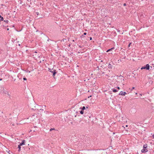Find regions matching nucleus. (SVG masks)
I'll use <instances>...</instances> for the list:
<instances>
[{"label": "nucleus", "mask_w": 154, "mask_h": 154, "mask_svg": "<svg viewBox=\"0 0 154 154\" xmlns=\"http://www.w3.org/2000/svg\"><path fill=\"white\" fill-rule=\"evenodd\" d=\"M48 69L49 71L53 73L52 75L53 76H54L57 73V72L56 71V70L55 69H51L49 68Z\"/></svg>", "instance_id": "1"}, {"label": "nucleus", "mask_w": 154, "mask_h": 154, "mask_svg": "<svg viewBox=\"0 0 154 154\" xmlns=\"http://www.w3.org/2000/svg\"><path fill=\"white\" fill-rule=\"evenodd\" d=\"M149 64H147L145 66H142L141 68V69H146V70H149Z\"/></svg>", "instance_id": "2"}, {"label": "nucleus", "mask_w": 154, "mask_h": 154, "mask_svg": "<svg viewBox=\"0 0 154 154\" xmlns=\"http://www.w3.org/2000/svg\"><path fill=\"white\" fill-rule=\"evenodd\" d=\"M2 94H7L8 96L9 97L11 96L10 95V94L9 93L8 91L7 90H5L3 91V92H2Z\"/></svg>", "instance_id": "3"}, {"label": "nucleus", "mask_w": 154, "mask_h": 154, "mask_svg": "<svg viewBox=\"0 0 154 154\" xmlns=\"http://www.w3.org/2000/svg\"><path fill=\"white\" fill-rule=\"evenodd\" d=\"M126 94H127V93H126V92H123L122 91H121L119 93V95H121L122 96H124Z\"/></svg>", "instance_id": "4"}, {"label": "nucleus", "mask_w": 154, "mask_h": 154, "mask_svg": "<svg viewBox=\"0 0 154 154\" xmlns=\"http://www.w3.org/2000/svg\"><path fill=\"white\" fill-rule=\"evenodd\" d=\"M88 113L84 114L83 116H84L85 117H86L87 118L89 119L90 118L91 116H90V114H89V115H88Z\"/></svg>", "instance_id": "5"}, {"label": "nucleus", "mask_w": 154, "mask_h": 154, "mask_svg": "<svg viewBox=\"0 0 154 154\" xmlns=\"http://www.w3.org/2000/svg\"><path fill=\"white\" fill-rule=\"evenodd\" d=\"M86 108H85V106H83L82 107H81L80 108V109H81L82 110H83L84 111V110H86V111H88V110L87 109L88 108V106H86Z\"/></svg>", "instance_id": "6"}, {"label": "nucleus", "mask_w": 154, "mask_h": 154, "mask_svg": "<svg viewBox=\"0 0 154 154\" xmlns=\"http://www.w3.org/2000/svg\"><path fill=\"white\" fill-rule=\"evenodd\" d=\"M123 76H122L121 75H120V76H119V77L118 78H117V79H118V80H119V81H120V79L121 80V82H122V79H123V80L124 81V79H123Z\"/></svg>", "instance_id": "7"}, {"label": "nucleus", "mask_w": 154, "mask_h": 154, "mask_svg": "<svg viewBox=\"0 0 154 154\" xmlns=\"http://www.w3.org/2000/svg\"><path fill=\"white\" fill-rule=\"evenodd\" d=\"M148 151V150L147 149H143L141 150V152L142 153H145L146 152Z\"/></svg>", "instance_id": "8"}, {"label": "nucleus", "mask_w": 154, "mask_h": 154, "mask_svg": "<svg viewBox=\"0 0 154 154\" xmlns=\"http://www.w3.org/2000/svg\"><path fill=\"white\" fill-rule=\"evenodd\" d=\"M25 140H23L22 141L21 143H20L19 145H20L21 146H22L23 145H24L25 144Z\"/></svg>", "instance_id": "9"}, {"label": "nucleus", "mask_w": 154, "mask_h": 154, "mask_svg": "<svg viewBox=\"0 0 154 154\" xmlns=\"http://www.w3.org/2000/svg\"><path fill=\"white\" fill-rule=\"evenodd\" d=\"M1 88L2 92H2H3V91L5 90L4 87L3 86H2L1 87Z\"/></svg>", "instance_id": "10"}, {"label": "nucleus", "mask_w": 154, "mask_h": 154, "mask_svg": "<svg viewBox=\"0 0 154 154\" xmlns=\"http://www.w3.org/2000/svg\"><path fill=\"white\" fill-rule=\"evenodd\" d=\"M114 49V47L112 48H110V49L107 50L106 51V52H108L109 51H112V50H113Z\"/></svg>", "instance_id": "11"}, {"label": "nucleus", "mask_w": 154, "mask_h": 154, "mask_svg": "<svg viewBox=\"0 0 154 154\" xmlns=\"http://www.w3.org/2000/svg\"><path fill=\"white\" fill-rule=\"evenodd\" d=\"M147 147V145L146 144L144 145L143 146V149H147L146 148Z\"/></svg>", "instance_id": "12"}, {"label": "nucleus", "mask_w": 154, "mask_h": 154, "mask_svg": "<svg viewBox=\"0 0 154 154\" xmlns=\"http://www.w3.org/2000/svg\"><path fill=\"white\" fill-rule=\"evenodd\" d=\"M18 148L19 149L18 150V151H20L21 150V146L19 144L18 145Z\"/></svg>", "instance_id": "13"}, {"label": "nucleus", "mask_w": 154, "mask_h": 154, "mask_svg": "<svg viewBox=\"0 0 154 154\" xmlns=\"http://www.w3.org/2000/svg\"><path fill=\"white\" fill-rule=\"evenodd\" d=\"M112 89V91L114 92H116L118 91V90H117L116 89H115L113 88V89Z\"/></svg>", "instance_id": "14"}, {"label": "nucleus", "mask_w": 154, "mask_h": 154, "mask_svg": "<svg viewBox=\"0 0 154 154\" xmlns=\"http://www.w3.org/2000/svg\"><path fill=\"white\" fill-rule=\"evenodd\" d=\"M80 113L81 114H84V111L83 110H82L81 111H80Z\"/></svg>", "instance_id": "15"}, {"label": "nucleus", "mask_w": 154, "mask_h": 154, "mask_svg": "<svg viewBox=\"0 0 154 154\" xmlns=\"http://www.w3.org/2000/svg\"><path fill=\"white\" fill-rule=\"evenodd\" d=\"M0 20H1V21H3L4 20V18H3V17L1 16V15L0 14Z\"/></svg>", "instance_id": "16"}, {"label": "nucleus", "mask_w": 154, "mask_h": 154, "mask_svg": "<svg viewBox=\"0 0 154 154\" xmlns=\"http://www.w3.org/2000/svg\"><path fill=\"white\" fill-rule=\"evenodd\" d=\"M3 52L4 51L2 49H0V54L3 53Z\"/></svg>", "instance_id": "17"}, {"label": "nucleus", "mask_w": 154, "mask_h": 154, "mask_svg": "<svg viewBox=\"0 0 154 154\" xmlns=\"http://www.w3.org/2000/svg\"><path fill=\"white\" fill-rule=\"evenodd\" d=\"M4 22H5V23H8L9 22L8 20H4Z\"/></svg>", "instance_id": "18"}, {"label": "nucleus", "mask_w": 154, "mask_h": 154, "mask_svg": "<svg viewBox=\"0 0 154 154\" xmlns=\"http://www.w3.org/2000/svg\"><path fill=\"white\" fill-rule=\"evenodd\" d=\"M53 130H55V129L54 128H51L50 130V131H51Z\"/></svg>", "instance_id": "19"}, {"label": "nucleus", "mask_w": 154, "mask_h": 154, "mask_svg": "<svg viewBox=\"0 0 154 154\" xmlns=\"http://www.w3.org/2000/svg\"><path fill=\"white\" fill-rule=\"evenodd\" d=\"M87 111H86V110H84V114H87Z\"/></svg>", "instance_id": "20"}, {"label": "nucleus", "mask_w": 154, "mask_h": 154, "mask_svg": "<svg viewBox=\"0 0 154 154\" xmlns=\"http://www.w3.org/2000/svg\"><path fill=\"white\" fill-rule=\"evenodd\" d=\"M108 67L109 68H111V65L110 64H109L108 66Z\"/></svg>", "instance_id": "21"}, {"label": "nucleus", "mask_w": 154, "mask_h": 154, "mask_svg": "<svg viewBox=\"0 0 154 154\" xmlns=\"http://www.w3.org/2000/svg\"><path fill=\"white\" fill-rule=\"evenodd\" d=\"M66 39H62L61 41V42H64V41L65 40H66Z\"/></svg>", "instance_id": "22"}, {"label": "nucleus", "mask_w": 154, "mask_h": 154, "mask_svg": "<svg viewBox=\"0 0 154 154\" xmlns=\"http://www.w3.org/2000/svg\"><path fill=\"white\" fill-rule=\"evenodd\" d=\"M23 80H27V79H26V78H25V77H24V78H23Z\"/></svg>", "instance_id": "23"}, {"label": "nucleus", "mask_w": 154, "mask_h": 154, "mask_svg": "<svg viewBox=\"0 0 154 154\" xmlns=\"http://www.w3.org/2000/svg\"><path fill=\"white\" fill-rule=\"evenodd\" d=\"M131 44H132V42H131V43H130L129 44V45H128V47H129L131 45Z\"/></svg>", "instance_id": "24"}, {"label": "nucleus", "mask_w": 154, "mask_h": 154, "mask_svg": "<svg viewBox=\"0 0 154 154\" xmlns=\"http://www.w3.org/2000/svg\"><path fill=\"white\" fill-rule=\"evenodd\" d=\"M105 73V72H102V75H103H103Z\"/></svg>", "instance_id": "25"}, {"label": "nucleus", "mask_w": 154, "mask_h": 154, "mask_svg": "<svg viewBox=\"0 0 154 154\" xmlns=\"http://www.w3.org/2000/svg\"><path fill=\"white\" fill-rule=\"evenodd\" d=\"M135 88L134 87H133L131 89V91H132L133 89H134Z\"/></svg>", "instance_id": "26"}, {"label": "nucleus", "mask_w": 154, "mask_h": 154, "mask_svg": "<svg viewBox=\"0 0 154 154\" xmlns=\"http://www.w3.org/2000/svg\"><path fill=\"white\" fill-rule=\"evenodd\" d=\"M116 88H117L119 90L120 89V87H118V86H117V87H116Z\"/></svg>", "instance_id": "27"}, {"label": "nucleus", "mask_w": 154, "mask_h": 154, "mask_svg": "<svg viewBox=\"0 0 154 154\" xmlns=\"http://www.w3.org/2000/svg\"><path fill=\"white\" fill-rule=\"evenodd\" d=\"M86 34H87V33L86 32H84V33L83 35H86Z\"/></svg>", "instance_id": "28"}, {"label": "nucleus", "mask_w": 154, "mask_h": 154, "mask_svg": "<svg viewBox=\"0 0 154 154\" xmlns=\"http://www.w3.org/2000/svg\"><path fill=\"white\" fill-rule=\"evenodd\" d=\"M90 40H91L92 39V38L91 37H90L89 38Z\"/></svg>", "instance_id": "29"}, {"label": "nucleus", "mask_w": 154, "mask_h": 154, "mask_svg": "<svg viewBox=\"0 0 154 154\" xmlns=\"http://www.w3.org/2000/svg\"><path fill=\"white\" fill-rule=\"evenodd\" d=\"M36 14L37 15H38L39 14V13L38 12H36Z\"/></svg>", "instance_id": "30"}, {"label": "nucleus", "mask_w": 154, "mask_h": 154, "mask_svg": "<svg viewBox=\"0 0 154 154\" xmlns=\"http://www.w3.org/2000/svg\"><path fill=\"white\" fill-rule=\"evenodd\" d=\"M123 5L124 6H126V3H124V4H123Z\"/></svg>", "instance_id": "31"}, {"label": "nucleus", "mask_w": 154, "mask_h": 154, "mask_svg": "<svg viewBox=\"0 0 154 154\" xmlns=\"http://www.w3.org/2000/svg\"><path fill=\"white\" fill-rule=\"evenodd\" d=\"M32 109V110H35L36 109H37V110H38L37 109H34V108H32V109Z\"/></svg>", "instance_id": "32"}, {"label": "nucleus", "mask_w": 154, "mask_h": 154, "mask_svg": "<svg viewBox=\"0 0 154 154\" xmlns=\"http://www.w3.org/2000/svg\"><path fill=\"white\" fill-rule=\"evenodd\" d=\"M37 53V52H36V51H35V52H34V53L35 54V53ZM35 56L36 55V54H34Z\"/></svg>", "instance_id": "33"}, {"label": "nucleus", "mask_w": 154, "mask_h": 154, "mask_svg": "<svg viewBox=\"0 0 154 154\" xmlns=\"http://www.w3.org/2000/svg\"><path fill=\"white\" fill-rule=\"evenodd\" d=\"M84 36V35L83 34L82 35H81V37H82Z\"/></svg>", "instance_id": "34"}, {"label": "nucleus", "mask_w": 154, "mask_h": 154, "mask_svg": "<svg viewBox=\"0 0 154 154\" xmlns=\"http://www.w3.org/2000/svg\"><path fill=\"white\" fill-rule=\"evenodd\" d=\"M91 97V95H90L88 97V98H89L90 97Z\"/></svg>", "instance_id": "35"}, {"label": "nucleus", "mask_w": 154, "mask_h": 154, "mask_svg": "<svg viewBox=\"0 0 154 154\" xmlns=\"http://www.w3.org/2000/svg\"><path fill=\"white\" fill-rule=\"evenodd\" d=\"M70 46H71V45H70V44H69V45H68V46H69V47H70Z\"/></svg>", "instance_id": "36"}, {"label": "nucleus", "mask_w": 154, "mask_h": 154, "mask_svg": "<svg viewBox=\"0 0 154 154\" xmlns=\"http://www.w3.org/2000/svg\"><path fill=\"white\" fill-rule=\"evenodd\" d=\"M152 137L154 138V134L152 135Z\"/></svg>", "instance_id": "37"}, {"label": "nucleus", "mask_w": 154, "mask_h": 154, "mask_svg": "<svg viewBox=\"0 0 154 154\" xmlns=\"http://www.w3.org/2000/svg\"><path fill=\"white\" fill-rule=\"evenodd\" d=\"M7 30H8H8H9V28H7Z\"/></svg>", "instance_id": "38"}, {"label": "nucleus", "mask_w": 154, "mask_h": 154, "mask_svg": "<svg viewBox=\"0 0 154 154\" xmlns=\"http://www.w3.org/2000/svg\"><path fill=\"white\" fill-rule=\"evenodd\" d=\"M39 110H43V109H40Z\"/></svg>", "instance_id": "39"}, {"label": "nucleus", "mask_w": 154, "mask_h": 154, "mask_svg": "<svg viewBox=\"0 0 154 154\" xmlns=\"http://www.w3.org/2000/svg\"><path fill=\"white\" fill-rule=\"evenodd\" d=\"M49 40H50V39H49V38H48V39L47 41H49Z\"/></svg>", "instance_id": "40"}, {"label": "nucleus", "mask_w": 154, "mask_h": 154, "mask_svg": "<svg viewBox=\"0 0 154 154\" xmlns=\"http://www.w3.org/2000/svg\"><path fill=\"white\" fill-rule=\"evenodd\" d=\"M43 106H44V107L45 108L46 106L44 105Z\"/></svg>", "instance_id": "41"}, {"label": "nucleus", "mask_w": 154, "mask_h": 154, "mask_svg": "<svg viewBox=\"0 0 154 154\" xmlns=\"http://www.w3.org/2000/svg\"><path fill=\"white\" fill-rule=\"evenodd\" d=\"M2 80V79L1 78V79H0V81Z\"/></svg>", "instance_id": "42"}, {"label": "nucleus", "mask_w": 154, "mask_h": 154, "mask_svg": "<svg viewBox=\"0 0 154 154\" xmlns=\"http://www.w3.org/2000/svg\"><path fill=\"white\" fill-rule=\"evenodd\" d=\"M100 62H103V61L101 60V61H100Z\"/></svg>", "instance_id": "43"}, {"label": "nucleus", "mask_w": 154, "mask_h": 154, "mask_svg": "<svg viewBox=\"0 0 154 154\" xmlns=\"http://www.w3.org/2000/svg\"><path fill=\"white\" fill-rule=\"evenodd\" d=\"M140 96H142V94H140Z\"/></svg>", "instance_id": "44"}, {"label": "nucleus", "mask_w": 154, "mask_h": 154, "mask_svg": "<svg viewBox=\"0 0 154 154\" xmlns=\"http://www.w3.org/2000/svg\"><path fill=\"white\" fill-rule=\"evenodd\" d=\"M97 68H98V69H99V66H97Z\"/></svg>", "instance_id": "45"}, {"label": "nucleus", "mask_w": 154, "mask_h": 154, "mask_svg": "<svg viewBox=\"0 0 154 154\" xmlns=\"http://www.w3.org/2000/svg\"><path fill=\"white\" fill-rule=\"evenodd\" d=\"M113 134H115V133H114V132L113 133Z\"/></svg>", "instance_id": "46"}, {"label": "nucleus", "mask_w": 154, "mask_h": 154, "mask_svg": "<svg viewBox=\"0 0 154 154\" xmlns=\"http://www.w3.org/2000/svg\"><path fill=\"white\" fill-rule=\"evenodd\" d=\"M12 27H14V25H13V26H12Z\"/></svg>", "instance_id": "47"}, {"label": "nucleus", "mask_w": 154, "mask_h": 154, "mask_svg": "<svg viewBox=\"0 0 154 154\" xmlns=\"http://www.w3.org/2000/svg\"><path fill=\"white\" fill-rule=\"evenodd\" d=\"M3 26H4V27H6V26H5L4 25H3Z\"/></svg>", "instance_id": "48"}, {"label": "nucleus", "mask_w": 154, "mask_h": 154, "mask_svg": "<svg viewBox=\"0 0 154 154\" xmlns=\"http://www.w3.org/2000/svg\"><path fill=\"white\" fill-rule=\"evenodd\" d=\"M137 94V93H136V94Z\"/></svg>", "instance_id": "49"}, {"label": "nucleus", "mask_w": 154, "mask_h": 154, "mask_svg": "<svg viewBox=\"0 0 154 154\" xmlns=\"http://www.w3.org/2000/svg\"><path fill=\"white\" fill-rule=\"evenodd\" d=\"M127 126H128V125H126V127H127Z\"/></svg>", "instance_id": "50"}, {"label": "nucleus", "mask_w": 154, "mask_h": 154, "mask_svg": "<svg viewBox=\"0 0 154 154\" xmlns=\"http://www.w3.org/2000/svg\"><path fill=\"white\" fill-rule=\"evenodd\" d=\"M108 71L110 72V70H108Z\"/></svg>", "instance_id": "51"}]
</instances>
